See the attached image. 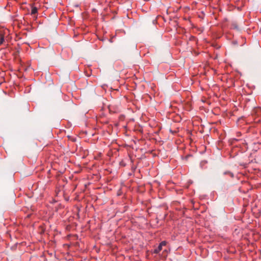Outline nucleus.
Here are the masks:
<instances>
[{
    "mask_svg": "<svg viewBox=\"0 0 261 261\" xmlns=\"http://www.w3.org/2000/svg\"><path fill=\"white\" fill-rule=\"evenodd\" d=\"M38 9L36 7H32L31 10V14L33 15L37 13Z\"/></svg>",
    "mask_w": 261,
    "mask_h": 261,
    "instance_id": "f257e3e1",
    "label": "nucleus"
},
{
    "mask_svg": "<svg viewBox=\"0 0 261 261\" xmlns=\"http://www.w3.org/2000/svg\"><path fill=\"white\" fill-rule=\"evenodd\" d=\"M162 249V247L159 245L158 247L154 250V253H158L160 251H161Z\"/></svg>",
    "mask_w": 261,
    "mask_h": 261,
    "instance_id": "f03ea898",
    "label": "nucleus"
},
{
    "mask_svg": "<svg viewBox=\"0 0 261 261\" xmlns=\"http://www.w3.org/2000/svg\"><path fill=\"white\" fill-rule=\"evenodd\" d=\"M161 246L163 247V246H165L166 245V241H162L161 242L160 244H159Z\"/></svg>",
    "mask_w": 261,
    "mask_h": 261,
    "instance_id": "423d86ee",
    "label": "nucleus"
},
{
    "mask_svg": "<svg viewBox=\"0 0 261 261\" xmlns=\"http://www.w3.org/2000/svg\"><path fill=\"white\" fill-rule=\"evenodd\" d=\"M232 27L234 29L239 30V27L236 22H233L232 23Z\"/></svg>",
    "mask_w": 261,
    "mask_h": 261,
    "instance_id": "39448f33",
    "label": "nucleus"
},
{
    "mask_svg": "<svg viewBox=\"0 0 261 261\" xmlns=\"http://www.w3.org/2000/svg\"><path fill=\"white\" fill-rule=\"evenodd\" d=\"M5 41V38L3 35H1V38H0V45H2Z\"/></svg>",
    "mask_w": 261,
    "mask_h": 261,
    "instance_id": "20e7f679",
    "label": "nucleus"
},
{
    "mask_svg": "<svg viewBox=\"0 0 261 261\" xmlns=\"http://www.w3.org/2000/svg\"><path fill=\"white\" fill-rule=\"evenodd\" d=\"M223 174L224 175H229L231 177H233L234 176L233 173L229 171L224 172Z\"/></svg>",
    "mask_w": 261,
    "mask_h": 261,
    "instance_id": "7ed1b4c3",
    "label": "nucleus"
}]
</instances>
